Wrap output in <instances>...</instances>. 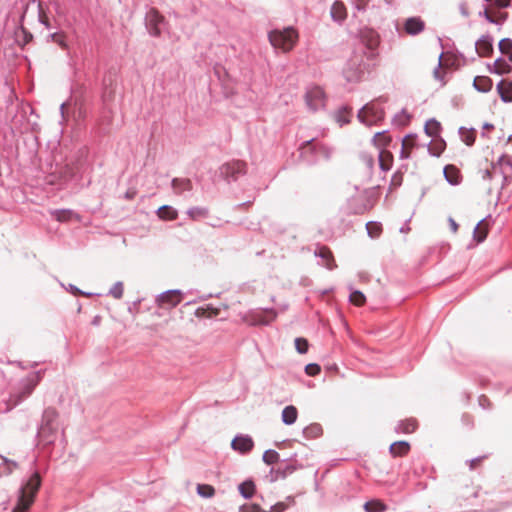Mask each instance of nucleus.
<instances>
[{
	"label": "nucleus",
	"mask_w": 512,
	"mask_h": 512,
	"mask_svg": "<svg viewBox=\"0 0 512 512\" xmlns=\"http://www.w3.org/2000/svg\"><path fill=\"white\" fill-rule=\"evenodd\" d=\"M37 9H38V20H39V22L42 25H44L45 28L50 29L51 28V24H50V21H49L48 17L45 14V11L43 9V4H42L41 1L37 2Z\"/></svg>",
	"instance_id": "nucleus-48"
},
{
	"label": "nucleus",
	"mask_w": 512,
	"mask_h": 512,
	"mask_svg": "<svg viewBox=\"0 0 512 512\" xmlns=\"http://www.w3.org/2000/svg\"><path fill=\"white\" fill-rule=\"evenodd\" d=\"M504 166H506L507 168H509L510 171H512V162L510 161V159L505 156H501L498 159V166H492L493 173H496L499 170L501 174L505 175L506 172L504 170Z\"/></svg>",
	"instance_id": "nucleus-41"
},
{
	"label": "nucleus",
	"mask_w": 512,
	"mask_h": 512,
	"mask_svg": "<svg viewBox=\"0 0 512 512\" xmlns=\"http://www.w3.org/2000/svg\"><path fill=\"white\" fill-rule=\"evenodd\" d=\"M424 130L428 136L435 137L439 134L441 125L436 119L432 118L426 122Z\"/></svg>",
	"instance_id": "nucleus-36"
},
{
	"label": "nucleus",
	"mask_w": 512,
	"mask_h": 512,
	"mask_svg": "<svg viewBox=\"0 0 512 512\" xmlns=\"http://www.w3.org/2000/svg\"><path fill=\"white\" fill-rule=\"evenodd\" d=\"M165 24V18L155 8H150L145 15V27L153 37H159Z\"/></svg>",
	"instance_id": "nucleus-8"
},
{
	"label": "nucleus",
	"mask_w": 512,
	"mask_h": 512,
	"mask_svg": "<svg viewBox=\"0 0 512 512\" xmlns=\"http://www.w3.org/2000/svg\"><path fill=\"white\" fill-rule=\"evenodd\" d=\"M48 37L52 42L58 44L62 49L68 48V44L66 42L65 35L63 33L54 32V33L49 34Z\"/></svg>",
	"instance_id": "nucleus-46"
},
{
	"label": "nucleus",
	"mask_w": 512,
	"mask_h": 512,
	"mask_svg": "<svg viewBox=\"0 0 512 512\" xmlns=\"http://www.w3.org/2000/svg\"><path fill=\"white\" fill-rule=\"evenodd\" d=\"M482 17L485 18L489 23L499 24L496 20H494L487 12L486 8L482 5Z\"/></svg>",
	"instance_id": "nucleus-62"
},
{
	"label": "nucleus",
	"mask_w": 512,
	"mask_h": 512,
	"mask_svg": "<svg viewBox=\"0 0 512 512\" xmlns=\"http://www.w3.org/2000/svg\"><path fill=\"white\" fill-rule=\"evenodd\" d=\"M255 489H256L255 484L250 479L245 480L238 487L239 493L245 499L252 498L255 493Z\"/></svg>",
	"instance_id": "nucleus-25"
},
{
	"label": "nucleus",
	"mask_w": 512,
	"mask_h": 512,
	"mask_svg": "<svg viewBox=\"0 0 512 512\" xmlns=\"http://www.w3.org/2000/svg\"><path fill=\"white\" fill-rule=\"evenodd\" d=\"M444 147H445V142L444 141H441L440 143H437L436 144V147L435 149H432L431 147H429V152L431 155L433 156H440V154L443 152L444 150Z\"/></svg>",
	"instance_id": "nucleus-54"
},
{
	"label": "nucleus",
	"mask_w": 512,
	"mask_h": 512,
	"mask_svg": "<svg viewBox=\"0 0 512 512\" xmlns=\"http://www.w3.org/2000/svg\"><path fill=\"white\" fill-rule=\"evenodd\" d=\"M171 186L175 193L182 195L185 192H190L193 188L192 182L188 178H173Z\"/></svg>",
	"instance_id": "nucleus-17"
},
{
	"label": "nucleus",
	"mask_w": 512,
	"mask_h": 512,
	"mask_svg": "<svg viewBox=\"0 0 512 512\" xmlns=\"http://www.w3.org/2000/svg\"><path fill=\"white\" fill-rule=\"evenodd\" d=\"M58 413L54 408H46L43 411L41 425L48 424L49 426H57Z\"/></svg>",
	"instance_id": "nucleus-28"
},
{
	"label": "nucleus",
	"mask_w": 512,
	"mask_h": 512,
	"mask_svg": "<svg viewBox=\"0 0 512 512\" xmlns=\"http://www.w3.org/2000/svg\"><path fill=\"white\" fill-rule=\"evenodd\" d=\"M279 453L276 450L268 449L263 453L262 460L267 465H272L279 461Z\"/></svg>",
	"instance_id": "nucleus-42"
},
{
	"label": "nucleus",
	"mask_w": 512,
	"mask_h": 512,
	"mask_svg": "<svg viewBox=\"0 0 512 512\" xmlns=\"http://www.w3.org/2000/svg\"><path fill=\"white\" fill-rule=\"evenodd\" d=\"M52 217L59 222H68L75 215L73 210L70 209H57L51 211Z\"/></svg>",
	"instance_id": "nucleus-30"
},
{
	"label": "nucleus",
	"mask_w": 512,
	"mask_h": 512,
	"mask_svg": "<svg viewBox=\"0 0 512 512\" xmlns=\"http://www.w3.org/2000/svg\"><path fill=\"white\" fill-rule=\"evenodd\" d=\"M417 428V421L416 419H406V420H401L398 422L397 426L395 427V431L397 433H405V434H408V433H412L416 430Z\"/></svg>",
	"instance_id": "nucleus-24"
},
{
	"label": "nucleus",
	"mask_w": 512,
	"mask_h": 512,
	"mask_svg": "<svg viewBox=\"0 0 512 512\" xmlns=\"http://www.w3.org/2000/svg\"><path fill=\"white\" fill-rule=\"evenodd\" d=\"M67 290H68L69 292H71V293H72L73 295H75V296L79 295L80 293H83V291H82V290H80L78 287H76V286H75V285H73V284H69V286H68Z\"/></svg>",
	"instance_id": "nucleus-63"
},
{
	"label": "nucleus",
	"mask_w": 512,
	"mask_h": 512,
	"mask_svg": "<svg viewBox=\"0 0 512 512\" xmlns=\"http://www.w3.org/2000/svg\"><path fill=\"white\" fill-rule=\"evenodd\" d=\"M124 287L121 281H117L109 290L108 295L115 299H121L123 297Z\"/></svg>",
	"instance_id": "nucleus-47"
},
{
	"label": "nucleus",
	"mask_w": 512,
	"mask_h": 512,
	"mask_svg": "<svg viewBox=\"0 0 512 512\" xmlns=\"http://www.w3.org/2000/svg\"><path fill=\"white\" fill-rule=\"evenodd\" d=\"M268 38L273 47L288 52L295 46L298 40V33L293 27H288L282 31L274 30L269 32Z\"/></svg>",
	"instance_id": "nucleus-5"
},
{
	"label": "nucleus",
	"mask_w": 512,
	"mask_h": 512,
	"mask_svg": "<svg viewBox=\"0 0 512 512\" xmlns=\"http://www.w3.org/2000/svg\"><path fill=\"white\" fill-rule=\"evenodd\" d=\"M442 56H443V53L440 54L438 66L433 71L434 77L437 80H443V73L441 72V66H442L441 59H442Z\"/></svg>",
	"instance_id": "nucleus-56"
},
{
	"label": "nucleus",
	"mask_w": 512,
	"mask_h": 512,
	"mask_svg": "<svg viewBox=\"0 0 512 512\" xmlns=\"http://www.w3.org/2000/svg\"><path fill=\"white\" fill-rule=\"evenodd\" d=\"M330 15L335 22H343L347 17L344 4L339 1L334 2L331 6Z\"/></svg>",
	"instance_id": "nucleus-20"
},
{
	"label": "nucleus",
	"mask_w": 512,
	"mask_h": 512,
	"mask_svg": "<svg viewBox=\"0 0 512 512\" xmlns=\"http://www.w3.org/2000/svg\"><path fill=\"white\" fill-rule=\"evenodd\" d=\"M500 99L504 103L512 102V81L500 80L496 85Z\"/></svg>",
	"instance_id": "nucleus-15"
},
{
	"label": "nucleus",
	"mask_w": 512,
	"mask_h": 512,
	"mask_svg": "<svg viewBox=\"0 0 512 512\" xmlns=\"http://www.w3.org/2000/svg\"><path fill=\"white\" fill-rule=\"evenodd\" d=\"M410 121V116L405 109H402L398 114L393 117V124L396 126H406Z\"/></svg>",
	"instance_id": "nucleus-43"
},
{
	"label": "nucleus",
	"mask_w": 512,
	"mask_h": 512,
	"mask_svg": "<svg viewBox=\"0 0 512 512\" xmlns=\"http://www.w3.org/2000/svg\"><path fill=\"white\" fill-rule=\"evenodd\" d=\"M315 256L316 257H319L321 258L324 263L323 265L329 269V270H333L334 268H336V263H335V260L333 258V255H332V252L330 251V249L326 246H318L314 252Z\"/></svg>",
	"instance_id": "nucleus-14"
},
{
	"label": "nucleus",
	"mask_w": 512,
	"mask_h": 512,
	"mask_svg": "<svg viewBox=\"0 0 512 512\" xmlns=\"http://www.w3.org/2000/svg\"><path fill=\"white\" fill-rule=\"evenodd\" d=\"M320 371H321V368L316 363H310V364L305 366V372L309 376H316V375H318L320 373Z\"/></svg>",
	"instance_id": "nucleus-52"
},
{
	"label": "nucleus",
	"mask_w": 512,
	"mask_h": 512,
	"mask_svg": "<svg viewBox=\"0 0 512 512\" xmlns=\"http://www.w3.org/2000/svg\"><path fill=\"white\" fill-rule=\"evenodd\" d=\"M493 129H494V126L491 123H488V122L482 123V138L485 137L487 135V133Z\"/></svg>",
	"instance_id": "nucleus-60"
},
{
	"label": "nucleus",
	"mask_w": 512,
	"mask_h": 512,
	"mask_svg": "<svg viewBox=\"0 0 512 512\" xmlns=\"http://www.w3.org/2000/svg\"><path fill=\"white\" fill-rule=\"evenodd\" d=\"M322 434V427L318 423L310 424L303 429V435L307 439L317 438Z\"/></svg>",
	"instance_id": "nucleus-35"
},
{
	"label": "nucleus",
	"mask_w": 512,
	"mask_h": 512,
	"mask_svg": "<svg viewBox=\"0 0 512 512\" xmlns=\"http://www.w3.org/2000/svg\"><path fill=\"white\" fill-rule=\"evenodd\" d=\"M298 410L293 405H288L282 410L281 419L285 425H292L296 422Z\"/></svg>",
	"instance_id": "nucleus-23"
},
{
	"label": "nucleus",
	"mask_w": 512,
	"mask_h": 512,
	"mask_svg": "<svg viewBox=\"0 0 512 512\" xmlns=\"http://www.w3.org/2000/svg\"><path fill=\"white\" fill-rule=\"evenodd\" d=\"M443 174H444L446 181L450 185H458L461 181V176H460L459 170L452 165L445 166L444 170H443Z\"/></svg>",
	"instance_id": "nucleus-21"
},
{
	"label": "nucleus",
	"mask_w": 512,
	"mask_h": 512,
	"mask_svg": "<svg viewBox=\"0 0 512 512\" xmlns=\"http://www.w3.org/2000/svg\"><path fill=\"white\" fill-rule=\"evenodd\" d=\"M498 49L501 55H505L508 60L512 63V39L503 38L498 43Z\"/></svg>",
	"instance_id": "nucleus-31"
},
{
	"label": "nucleus",
	"mask_w": 512,
	"mask_h": 512,
	"mask_svg": "<svg viewBox=\"0 0 512 512\" xmlns=\"http://www.w3.org/2000/svg\"><path fill=\"white\" fill-rule=\"evenodd\" d=\"M366 230H367V234L371 238H377L380 236V234L382 232V225L379 222L370 221L366 224Z\"/></svg>",
	"instance_id": "nucleus-40"
},
{
	"label": "nucleus",
	"mask_w": 512,
	"mask_h": 512,
	"mask_svg": "<svg viewBox=\"0 0 512 512\" xmlns=\"http://www.w3.org/2000/svg\"><path fill=\"white\" fill-rule=\"evenodd\" d=\"M103 84H104V92L102 94V100L104 103H106L113 99L114 93L112 90L108 91V79L106 77L104 78ZM111 84H112V80L109 79V85H111Z\"/></svg>",
	"instance_id": "nucleus-50"
},
{
	"label": "nucleus",
	"mask_w": 512,
	"mask_h": 512,
	"mask_svg": "<svg viewBox=\"0 0 512 512\" xmlns=\"http://www.w3.org/2000/svg\"><path fill=\"white\" fill-rule=\"evenodd\" d=\"M57 426H49L48 424L40 425L37 436L45 444H52L56 439Z\"/></svg>",
	"instance_id": "nucleus-13"
},
{
	"label": "nucleus",
	"mask_w": 512,
	"mask_h": 512,
	"mask_svg": "<svg viewBox=\"0 0 512 512\" xmlns=\"http://www.w3.org/2000/svg\"><path fill=\"white\" fill-rule=\"evenodd\" d=\"M387 101V98L381 96L367 104H365L357 114L358 120L367 125H378L385 118V111L382 104Z\"/></svg>",
	"instance_id": "nucleus-3"
},
{
	"label": "nucleus",
	"mask_w": 512,
	"mask_h": 512,
	"mask_svg": "<svg viewBox=\"0 0 512 512\" xmlns=\"http://www.w3.org/2000/svg\"><path fill=\"white\" fill-rule=\"evenodd\" d=\"M481 406H482V410H487V409H491L492 408V403L490 402V400L484 394H482Z\"/></svg>",
	"instance_id": "nucleus-61"
},
{
	"label": "nucleus",
	"mask_w": 512,
	"mask_h": 512,
	"mask_svg": "<svg viewBox=\"0 0 512 512\" xmlns=\"http://www.w3.org/2000/svg\"><path fill=\"white\" fill-rule=\"evenodd\" d=\"M374 144L380 147H386L391 142V137L387 135V131L377 132L373 137Z\"/></svg>",
	"instance_id": "nucleus-38"
},
{
	"label": "nucleus",
	"mask_w": 512,
	"mask_h": 512,
	"mask_svg": "<svg viewBox=\"0 0 512 512\" xmlns=\"http://www.w3.org/2000/svg\"><path fill=\"white\" fill-rule=\"evenodd\" d=\"M287 506L283 502H278L275 505L271 506L270 511L271 512H284L286 510Z\"/></svg>",
	"instance_id": "nucleus-59"
},
{
	"label": "nucleus",
	"mask_w": 512,
	"mask_h": 512,
	"mask_svg": "<svg viewBox=\"0 0 512 512\" xmlns=\"http://www.w3.org/2000/svg\"><path fill=\"white\" fill-rule=\"evenodd\" d=\"M367 69V63L362 55H353L345 64L343 76L348 82L360 81Z\"/></svg>",
	"instance_id": "nucleus-6"
},
{
	"label": "nucleus",
	"mask_w": 512,
	"mask_h": 512,
	"mask_svg": "<svg viewBox=\"0 0 512 512\" xmlns=\"http://www.w3.org/2000/svg\"><path fill=\"white\" fill-rule=\"evenodd\" d=\"M349 300L356 306H362L366 301V297L360 290H351Z\"/></svg>",
	"instance_id": "nucleus-45"
},
{
	"label": "nucleus",
	"mask_w": 512,
	"mask_h": 512,
	"mask_svg": "<svg viewBox=\"0 0 512 512\" xmlns=\"http://www.w3.org/2000/svg\"><path fill=\"white\" fill-rule=\"evenodd\" d=\"M111 123V111L106 106L104 107L103 114L96 121V130L99 135H104L108 131Z\"/></svg>",
	"instance_id": "nucleus-16"
},
{
	"label": "nucleus",
	"mask_w": 512,
	"mask_h": 512,
	"mask_svg": "<svg viewBox=\"0 0 512 512\" xmlns=\"http://www.w3.org/2000/svg\"><path fill=\"white\" fill-rule=\"evenodd\" d=\"M402 184V174L400 172H396L393 174L391 179V185L395 187H399Z\"/></svg>",
	"instance_id": "nucleus-58"
},
{
	"label": "nucleus",
	"mask_w": 512,
	"mask_h": 512,
	"mask_svg": "<svg viewBox=\"0 0 512 512\" xmlns=\"http://www.w3.org/2000/svg\"><path fill=\"white\" fill-rule=\"evenodd\" d=\"M295 348L298 353L305 354L308 351L309 343L305 338H296L295 339Z\"/></svg>",
	"instance_id": "nucleus-49"
},
{
	"label": "nucleus",
	"mask_w": 512,
	"mask_h": 512,
	"mask_svg": "<svg viewBox=\"0 0 512 512\" xmlns=\"http://www.w3.org/2000/svg\"><path fill=\"white\" fill-rule=\"evenodd\" d=\"M473 241L475 244H469L468 249H471L480 243V221H478L473 230Z\"/></svg>",
	"instance_id": "nucleus-51"
},
{
	"label": "nucleus",
	"mask_w": 512,
	"mask_h": 512,
	"mask_svg": "<svg viewBox=\"0 0 512 512\" xmlns=\"http://www.w3.org/2000/svg\"><path fill=\"white\" fill-rule=\"evenodd\" d=\"M448 223L450 225L452 232L456 233L458 230V224L456 223V221L452 217H449Z\"/></svg>",
	"instance_id": "nucleus-64"
},
{
	"label": "nucleus",
	"mask_w": 512,
	"mask_h": 512,
	"mask_svg": "<svg viewBox=\"0 0 512 512\" xmlns=\"http://www.w3.org/2000/svg\"><path fill=\"white\" fill-rule=\"evenodd\" d=\"M240 509L241 512H260L262 510L258 504L243 505Z\"/></svg>",
	"instance_id": "nucleus-55"
},
{
	"label": "nucleus",
	"mask_w": 512,
	"mask_h": 512,
	"mask_svg": "<svg viewBox=\"0 0 512 512\" xmlns=\"http://www.w3.org/2000/svg\"><path fill=\"white\" fill-rule=\"evenodd\" d=\"M302 465H295L291 463H286L285 465H281L276 470V478H286L288 475L292 474L298 468H301Z\"/></svg>",
	"instance_id": "nucleus-34"
},
{
	"label": "nucleus",
	"mask_w": 512,
	"mask_h": 512,
	"mask_svg": "<svg viewBox=\"0 0 512 512\" xmlns=\"http://www.w3.org/2000/svg\"><path fill=\"white\" fill-rule=\"evenodd\" d=\"M182 299V291L179 289L167 290L160 293L156 298V303L164 309L176 307Z\"/></svg>",
	"instance_id": "nucleus-10"
},
{
	"label": "nucleus",
	"mask_w": 512,
	"mask_h": 512,
	"mask_svg": "<svg viewBox=\"0 0 512 512\" xmlns=\"http://www.w3.org/2000/svg\"><path fill=\"white\" fill-rule=\"evenodd\" d=\"M157 215L160 219L163 220H175L178 216V213L173 207L169 205H163L157 210Z\"/></svg>",
	"instance_id": "nucleus-27"
},
{
	"label": "nucleus",
	"mask_w": 512,
	"mask_h": 512,
	"mask_svg": "<svg viewBox=\"0 0 512 512\" xmlns=\"http://www.w3.org/2000/svg\"><path fill=\"white\" fill-rule=\"evenodd\" d=\"M493 82L487 76H482V93L489 92L492 89Z\"/></svg>",
	"instance_id": "nucleus-53"
},
{
	"label": "nucleus",
	"mask_w": 512,
	"mask_h": 512,
	"mask_svg": "<svg viewBox=\"0 0 512 512\" xmlns=\"http://www.w3.org/2000/svg\"><path fill=\"white\" fill-rule=\"evenodd\" d=\"M494 39L489 34H482V57H486L493 51Z\"/></svg>",
	"instance_id": "nucleus-39"
},
{
	"label": "nucleus",
	"mask_w": 512,
	"mask_h": 512,
	"mask_svg": "<svg viewBox=\"0 0 512 512\" xmlns=\"http://www.w3.org/2000/svg\"><path fill=\"white\" fill-rule=\"evenodd\" d=\"M247 173V164L242 160H232L219 167V176L227 183L237 181L240 176Z\"/></svg>",
	"instance_id": "nucleus-7"
},
{
	"label": "nucleus",
	"mask_w": 512,
	"mask_h": 512,
	"mask_svg": "<svg viewBox=\"0 0 512 512\" xmlns=\"http://www.w3.org/2000/svg\"><path fill=\"white\" fill-rule=\"evenodd\" d=\"M42 378V371H37L30 374L20 384L19 390L10 395L6 408L3 411H9L15 406L19 405L24 399L29 397L34 391L35 387ZM2 410L0 409V412Z\"/></svg>",
	"instance_id": "nucleus-4"
},
{
	"label": "nucleus",
	"mask_w": 512,
	"mask_h": 512,
	"mask_svg": "<svg viewBox=\"0 0 512 512\" xmlns=\"http://www.w3.org/2000/svg\"><path fill=\"white\" fill-rule=\"evenodd\" d=\"M352 116V108L348 105L341 106L334 113V119L340 126L348 124Z\"/></svg>",
	"instance_id": "nucleus-19"
},
{
	"label": "nucleus",
	"mask_w": 512,
	"mask_h": 512,
	"mask_svg": "<svg viewBox=\"0 0 512 512\" xmlns=\"http://www.w3.org/2000/svg\"><path fill=\"white\" fill-rule=\"evenodd\" d=\"M277 316V313L273 309H266L257 315V323L262 325L270 324Z\"/></svg>",
	"instance_id": "nucleus-32"
},
{
	"label": "nucleus",
	"mask_w": 512,
	"mask_h": 512,
	"mask_svg": "<svg viewBox=\"0 0 512 512\" xmlns=\"http://www.w3.org/2000/svg\"><path fill=\"white\" fill-rule=\"evenodd\" d=\"M387 509V506L380 500H370L364 504V510L366 512H383Z\"/></svg>",
	"instance_id": "nucleus-37"
},
{
	"label": "nucleus",
	"mask_w": 512,
	"mask_h": 512,
	"mask_svg": "<svg viewBox=\"0 0 512 512\" xmlns=\"http://www.w3.org/2000/svg\"><path fill=\"white\" fill-rule=\"evenodd\" d=\"M305 99L308 108L313 112H316L325 106V93L319 86H314L308 89Z\"/></svg>",
	"instance_id": "nucleus-9"
},
{
	"label": "nucleus",
	"mask_w": 512,
	"mask_h": 512,
	"mask_svg": "<svg viewBox=\"0 0 512 512\" xmlns=\"http://www.w3.org/2000/svg\"><path fill=\"white\" fill-rule=\"evenodd\" d=\"M393 156L390 152L380 150L379 152V166L382 171H388L392 167Z\"/></svg>",
	"instance_id": "nucleus-29"
},
{
	"label": "nucleus",
	"mask_w": 512,
	"mask_h": 512,
	"mask_svg": "<svg viewBox=\"0 0 512 512\" xmlns=\"http://www.w3.org/2000/svg\"><path fill=\"white\" fill-rule=\"evenodd\" d=\"M300 156L309 165H313L320 159L328 160L332 155V149L312 138L303 142L299 148Z\"/></svg>",
	"instance_id": "nucleus-2"
},
{
	"label": "nucleus",
	"mask_w": 512,
	"mask_h": 512,
	"mask_svg": "<svg viewBox=\"0 0 512 512\" xmlns=\"http://www.w3.org/2000/svg\"><path fill=\"white\" fill-rule=\"evenodd\" d=\"M254 447V441L247 434H238L231 441V448L241 454L249 453Z\"/></svg>",
	"instance_id": "nucleus-11"
},
{
	"label": "nucleus",
	"mask_w": 512,
	"mask_h": 512,
	"mask_svg": "<svg viewBox=\"0 0 512 512\" xmlns=\"http://www.w3.org/2000/svg\"><path fill=\"white\" fill-rule=\"evenodd\" d=\"M476 129L474 128H471V129H466L465 127H460L459 128V135L462 139V141L468 145V146H471L474 144L475 140H476Z\"/></svg>",
	"instance_id": "nucleus-26"
},
{
	"label": "nucleus",
	"mask_w": 512,
	"mask_h": 512,
	"mask_svg": "<svg viewBox=\"0 0 512 512\" xmlns=\"http://www.w3.org/2000/svg\"><path fill=\"white\" fill-rule=\"evenodd\" d=\"M197 493L203 498H211L215 494V489L209 484H198Z\"/></svg>",
	"instance_id": "nucleus-44"
},
{
	"label": "nucleus",
	"mask_w": 512,
	"mask_h": 512,
	"mask_svg": "<svg viewBox=\"0 0 512 512\" xmlns=\"http://www.w3.org/2000/svg\"><path fill=\"white\" fill-rule=\"evenodd\" d=\"M490 219H491V215L482 217V236H481L482 243L485 241V239L488 235L487 231L485 230V225L489 223Z\"/></svg>",
	"instance_id": "nucleus-57"
},
{
	"label": "nucleus",
	"mask_w": 512,
	"mask_h": 512,
	"mask_svg": "<svg viewBox=\"0 0 512 512\" xmlns=\"http://www.w3.org/2000/svg\"><path fill=\"white\" fill-rule=\"evenodd\" d=\"M487 68L489 72L495 73L498 75H502L504 73H508L512 70V67L502 58V56L498 57L493 65L487 64Z\"/></svg>",
	"instance_id": "nucleus-18"
},
{
	"label": "nucleus",
	"mask_w": 512,
	"mask_h": 512,
	"mask_svg": "<svg viewBox=\"0 0 512 512\" xmlns=\"http://www.w3.org/2000/svg\"><path fill=\"white\" fill-rule=\"evenodd\" d=\"M40 486L41 477L37 472H34L25 486L20 488L17 504L12 509V512H28Z\"/></svg>",
	"instance_id": "nucleus-1"
},
{
	"label": "nucleus",
	"mask_w": 512,
	"mask_h": 512,
	"mask_svg": "<svg viewBox=\"0 0 512 512\" xmlns=\"http://www.w3.org/2000/svg\"><path fill=\"white\" fill-rule=\"evenodd\" d=\"M188 216L195 221L205 218L209 214V210L206 207H191L187 211Z\"/></svg>",
	"instance_id": "nucleus-33"
},
{
	"label": "nucleus",
	"mask_w": 512,
	"mask_h": 512,
	"mask_svg": "<svg viewBox=\"0 0 512 512\" xmlns=\"http://www.w3.org/2000/svg\"><path fill=\"white\" fill-rule=\"evenodd\" d=\"M425 28V23L420 17H409L404 23V30L407 34L415 36Z\"/></svg>",
	"instance_id": "nucleus-12"
},
{
	"label": "nucleus",
	"mask_w": 512,
	"mask_h": 512,
	"mask_svg": "<svg viewBox=\"0 0 512 512\" xmlns=\"http://www.w3.org/2000/svg\"><path fill=\"white\" fill-rule=\"evenodd\" d=\"M410 450V444L407 441H396L390 445L389 452L394 457H402Z\"/></svg>",
	"instance_id": "nucleus-22"
}]
</instances>
